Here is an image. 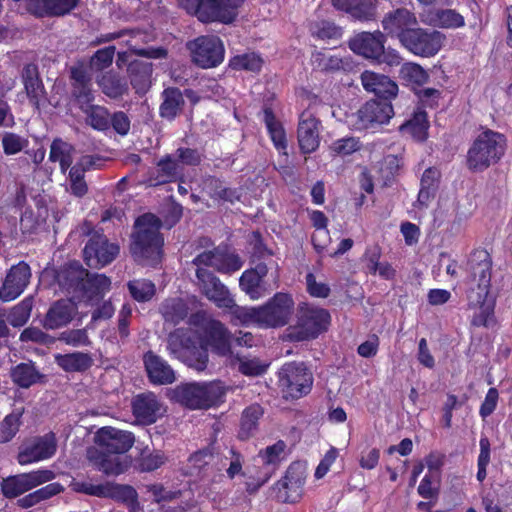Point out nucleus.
Segmentation results:
<instances>
[{
  "label": "nucleus",
  "mask_w": 512,
  "mask_h": 512,
  "mask_svg": "<svg viewBox=\"0 0 512 512\" xmlns=\"http://www.w3.org/2000/svg\"><path fill=\"white\" fill-rule=\"evenodd\" d=\"M425 23L441 29H458L465 26V18L455 9H433L426 15Z\"/></svg>",
  "instance_id": "58836bf2"
},
{
  "label": "nucleus",
  "mask_w": 512,
  "mask_h": 512,
  "mask_svg": "<svg viewBox=\"0 0 512 512\" xmlns=\"http://www.w3.org/2000/svg\"><path fill=\"white\" fill-rule=\"evenodd\" d=\"M225 396V389L219 381L186 383L174 390L175 399L189 409L210 408Z\"/></svg>",
  "instance_id": "6e6552de"
},
{
  "label": "nucleus",
  "mask_w": 512,
  "mask_h": 512,
  "mask_svg": "<svg viewBox=\"0 0 512 512\" xmlns=\"http://www.w3.org/2000/svg\"><path fill=\"white\" fill-rule=\"evenodd\" d=\"M164 451L145 447L134 459V468L141 473L153 472L167 462Z\"/></svg>",
  "instance_id": "a18cd8bd"
},
{
  "label": "nucleus",
  "mask_w": 512,
  "mask_h": 512,
  "mask_svg": "<svg viewBox=\"0 0 512 512\" xmlns=\"http://www.w3.org/2000/svg\"><path fill=\"white\" fill-rule=\"evenodd\" d=\"M23 411V409H15L4 417L0 423V438L2 442H9L15 437L22 423Z\"/></svg>",
  "instance_id": "e2e57ef3"
},
{
  "label": "nucleus",
  "mask_w": 512,
  "mask_h": 512,
  "mask_svg": "<svg viewBox=\"0 0 512 512\" xmlns=\"http://www.w3.org/2000/svg\"><path fill=\"white\" fill-rule=\"evenodd\" d=\"M115 52L116 47L114 45L98 49L90 58V69L95 72H102L109 68L113 63Z\"/></svg>",
  "instance_id": "0e129e2a"
},
{
  "label": "nucleus",
  "mask_w": 512,
  "mask_h": 512,
  "mask_svg": "<svg viewBox=\"0 0 512 512\" xmlns=\"http://www.w3.org/2000/svg\"><path fill=\"white\" fill-rule=\"evenodd\" d=\"M57 451L55 433L50 431L35 439L31 444L19 451L17 461L20 465H28L50 459Z\"/></svg>",
  "instance_id": "5701e85b"
},
{
  "label": "nucleus",
  "mask_w": 512,
  "mask_h": 512,
  "mask_svg": "<svg viewBox=\"0 0 512 512\" xmlns=\"http://www.w3.org/2000/svg\"><path fill=\"white\" fill-rule=\"evenodd\" d=\"M21 78L30 104L39 111L41 101L46 98V91L37 64H25Z\"/></svg>",
  "instance_id": "2f4dec72"
},
{
  "label": "nucleus",
  "mask_w": 512,
  "mask_h": 512,
  "mask_svg": "<svg viewBox=\"0 0 512 512\" xmlns=\"http://www.w3.org/2000/svg\"><path fill=\"white\" fill-rule=\"evenodd\" d=\"M358 114L360 121L367 128L387 123L394 111L391 100L372 99L361 107Z\"/></svg>",
  "instance_id": "7c9ffc66"
},
{
  "label": "nucleus",
  "mask_w": 512,
  "mask_h": 512,
  "mask_svg": "<svg viewBox=\"0 0 512 512\" xmlns=\"http://www.w3.org/2000/svg\"><path fill=\"white\" fill-rule=\"evenodd\" d=\"M382 27L386 36L396 37L400 43L407 37L410 30L418 25L416 15L407 8H396L385 14L382 21Z\"/></svg>",
  "instance_id": "412c9836"
},
{
  "label": "nucleus",
  "mask_w": 512,
  "mask_h": 512,
  "mask_svg": "<svg viewBox=\"0 0 512 512\" xmlns=\"http://www.w3.org/2000/svg\"><path fill=\"white\" fill-rule=\"evenodd\" d=\"M130 84L136 93H145L151 85L153 65L142 60H132L127 67Z\"/></svg>",
  "instance_id": "ea45409f"
},
{
  "label": "nucleus",
  "mask_w": 512,
  "mask_h": 512,
  "mask_svg": "<svg viewBox=\"0 0 512 512\" xmlns=\"http://www.w3.org/2000/svg\"><path fill=\"white\" fill-rule=\"evenodd\" d=\"M81 111L86 115V123L97 131L110 128V113L106 107L91 103Z\"/></svg>",
  "instance_id": "6e6d98bb"
},
{
  "label": "nucleus",
  "mask_w": 512,
  "mask_h": 512,
  "mask_svg": "<svg viewBox=\"0 0 512 512\" xmlns=\"http://www.w3.org/2000/svg\"><path fill=\"white\" fill-rule=\"evenodd\" d=\"M70 488L76 493H82L99 498H109L125 504L137 501L136 490L132 486L125 484H117L113 482L93 484L90 481L74 479L70 483Z\"/></svg>",
  "instance_id": "f8f14e48"
},
{
  "label": "nucleus",
  "mask_w": 512,
  "mask_h": 512,
  "mask_svg": "<svg viewBox=\"0 0 512 512\" xmlns=\"http://www.w3.org/2000/svg\"><path fill=\"white\" fill-rule=\"evenodd\" d=\"M87 458L97 470L107 476H118L127 471L131 464L127 455H118L96 447L87 450Z\"/></svg>",
  "instance_id": "aec40b11"
},
{
  "label": "nucleus",
  "mask_w": 512,
  "mask_h": 512,
  "mask_svg": "<svg viewBox=\"0 0 512 512\" xmlns=\"http://www.w3.org/2000/svg\"><path fill=\"white\" fill-rule=\"evenodd\" d=\"M160 311L167 322L177 325L188 316L189 308L183 299L170 298L162 303Z\"/></svg>",
  "instance_id": "864d4df0"
},
{
  "label": "nucleus",
  "mask_w": 512,
  "mask_h": 512,
  "mask_svg": "<svg viewBox=\"0 0 512 512\" xmlns=\"http://www.w3.org/2000/svg\"><path fill=\"white\" fill-rule=\"evenodd\" d=\"M55 363L65 372H85L93 365L91 354L84 352H72L67 354H56Z\"/></svg>",
  "instance_id": "c03bdc74"
},
{
  "label": "nucleus",
  "mask_w": 512,
  "mask_h": 512,
  "mask_svg": "<svg viewBox=\"0 0 512 512\" xmlns=\"http://www.w3.org/2000/svg\"><path fill=\"white\" fill-rule=\"evenodd\" d=\"M309 30L314 38L320 40L338 39L342 36V30L333 21L320 20L310 23Z\"/></svg>",
  "instance_id": "052dcab7"
},
{
  "label": "nucleus",
  "mask_w": 512,
  "mask_h": 512,
  "mask_svg": "<svg viewBox=\"0 0 512 512\" xmlns=\"http://www.w3.org/2000/svg\"><path fill=\"white\" fill-rule=\"evenodd\" d=\"M64 491V487L59 482L48 483L17 500V505L22 509L31 508L42 501L48 500Z\"/></svg>",
  "instance_id": "49530a36"
},
{
  "label": "nucleus",
  "mask_w": 512,
  "mask_h": 512,
  "mask_svg": "<svg viewBox=\"0 0 512 512\" xmlns=\"http://www.w3.org/2000/svg\"><path fill=\"white\" fill-rule=\"evenodd\" d=\"M507 151V137L498 131L484 128L471 142L465 156L466 168L483 173L501 162Z\"/></svg>",
  "instance_id": "7ed1b4c3"
},
{
  "label": "nucleus",
  "mask_w": 512,
  "mask_h": 512,
  "mask_svg": "<svg viewBox=\"0 0 512 512\" xmlns=\"http://www.w3.org/2000/svg\"><path fill=\"white\" fill-rule=\"evenodd\" d=\"M487 298L485 297L480 303L473 302L468 298L469 307L479 308V312L472 319V325L476 327H489L494 321V302L488 301Z\"/></svg>",
  "instance_id": "680f3d73"
},
{
  "label": "nucleus",
  "mask_w": 512,
  "mask_h": 512,
  "mask_svg": "<svg viewBox=\"0 0 512 512\" xmlns=\"http://www.w3.org/2000/svg\"><path fill=\"white\" fill-rule=\"evenodd\" d=\"M71 95L79 109H84L93 103L95 96L92 91L91 77L83 65L73 66L70 69Z\"/></svg>",
  "instance_id": "c756f323"
},
{
  "label": "nucleus",
  "mask_w": 512,
  "mask_h": 512,
  "mask_svg": "<svg viewBox=\"0 0 512 512\" xmlns=\"http://www.w3.org/2000/svg\"><path fill=\"white\" fill-rule=\"evenodd\" d=\"M96 448L118 455H125L134 445V434L113 427H102L95 436Z\"/></svg>",
  "instance_id": "6ab92c4d"
},
{
  "label": "nucleus",
  "mask_w": 512,
  "mask_h": 512,
  "mask_svg": "<svg viewBox=\"0 0 512 512\" xmlns=\"http://www.w3.org/2000/svg\"><path fill=\"white\" fill-rule=\"evenodd\" d=\"M32 308L33 298H24L21 302L10 309L6 316L7 322L13 327L24 326L30 318Z\"/></svg>",
  "instance_id": "bf43d9fd"
},
{
  "label": "nucleus",
  "mask_w": 512,
  "mask_h": 512,
  "mask_svg": "<svg viewBox=\"0 0 512 512\" xmlns=\"http://www.w3.org/2000/svg\"><path fill=\"white\" fill-rule=\"evenodd\" d=\"M60 289L78 301L99 302L111 288V280L104 274L90 273L80 262L71 261L61 266L55 275Z\"/></svg>",
  "instance_id": "f257e3e1"
},
{
  "label": "nucleus",
  "mask_w": 512,
  "mask_h": 512,
  "mask_svg": "<svg viewBox=\"0 0 512 512\" xmlns=\"http://www.w3.org/2000/svg\"><path fill=\"white\" fill-rule=\"evenodd\" d=\"M207 344L211 351L219 357L232 358V335L228 328L219 320L211 319L205 326Z\"/></svg>",
  "instance_id": "bb28decb"
},
{
  "label": "nucleus",
  "mask_w": 512,
  "mask_h": 512,
  "mask_svg": "<svg viewBox=\"0 0 512 512\" xmlns=\"http://www.w3.org/2000/svg\"><path fill=\"white\" fill-rule=\"evenodd\" d=\"M445 40L446 36L438 30L415 26L401 44L416 56L432 57L441 50Z\"/></svg>",
  "instance_id": "2eb2a0df"
},
{
  "label": "nucleus",
  "mask_w": 512,
  "mask_h": 512,
  "mask_svg": "<svg viewBox=\"0 0 512 512\" xmlns=\"http://www.w3.org/2000/svg\"><path fill=\"white\" fill-rule=\"evenodd\" d=\"M160 217L146 213L139 216L130 236L129 253L135 263L156 267L162 261L164 238Z\"/></svg>",
  "instance_id": "f03ea898"
},
{
  "label": "nucleus",
  "mask_w": 512,
  "mask_h": 512,
  "mask_svg": "<svg viewBox=\"0 0 512 512\" xmlns=\"http://www.w3.org/2000/svg\"><path fill=\"white\" fill-rule=\"evenodd\" d=\"M97 84L102 92L112 99L122 97L128 90L126 80L112 71L103 73L97 79Z\"/></svg>",
  "instance_id": "de8ad7c7"
},
{
  "label": "nucleus",
  "mask_w": 512,
  "mask_h": 512,
  "mask_svg": "<svg viewBox=\"0 0 512 512\" xmlns=\"http://www.w3.org/2000/svg\"><path fill=\"white\" fill-rule=\"evenodd\" d=\"M330 322L328 310L302 303L298 307L296 323L287 328V338L292 342L316 339L328 330Z\"/></svg>",
  "instance_id": "423d86ee"
},
{
  "label": "nucleus",
  "mask_w": 512,
  "mask_h": 512,
  "mask_svg": "<svg viewBox=\"0 0 512 512\" xmlns=\"http://www.w3.org/2000/svg\"><path fill=\"white\" fill-rule=\"evenodd\" d=\"M386 35L377 30L374 32H361L349 40V48L355 53L373 62L383 53Z\"/></svg>",
  "instance_id": "a878e982"
},
{
  "label": "nucleus",
  "mask_w": 512,
  "mask_h": 512,
  "mask_svg": "<svg viewBox=\"0 0 512 512\" xmlns=\"http://www.w3.org/2000/svg\"><path fill=\"white\" fill-rule=\"evenodd\" d=\"M217 454L214 442L193 452L187 459L186 474L199 479L213 477L217 471L215 463Z\"/></svg>",
  "instance_id": "393cba45"
},
{
  "label": "nucleus",
  "mask_w": 512,
  "mask_h": 512,
  "mask_svg": "<svg viewBox=\"0 0 512 512\" xmlns=\"http://www.w3.org/2000/svg\"><path fill=\"white\" fill-rule=\"evenodd\" d=\"M313 382V374L303 362L285 363L278 373V386L285 400H298L308 395Z\"/></svg>",
  "instance_id": "1a4fd4ad"
},
{
  "label": "nucleus",
  "mask_w": 512,
  "mask_h": 512,
  "mask_svg": "<svg viewBox=\"0 0 512 512\" xmlns=\"http://www.w3.org/2000/svg\"><path fill=\"white\" fill-rule=\"evenodd\" d=\"M268 266L264 262H258L254 267L245 270L240 279L239 286L252 300H258L270 291L266 281Z\"/></svg>",
  "instance_id": "b1692460"
},
{
  "label": "nucleus",
  "mask_w": 512,
  "mask_h": 512,
  "mask_svg": "<svg viewBox=\"0 0 512 512\" xmlns=\"http://www.w3.org/2000/svg\"><path fill=\"white\" fill-rule=\"evenodd\" d=\"M143 364L149 382L154 385H168L176 380V374L169 363L152 350L143 355Z\"/></svg>",
  "instance_id": "c85d7f7f"
},
{
  "label": "nucleus",
  "mask_w": 512,
  "mask_h": 512,
  "mask_svg": "<svg viewBox=\"0 0 512 512\" xmlns=\"http://www.w3.org/2000/svg\"><path fill=\"white\" fill-rule=\"evenodd\" d=\"M132 413L142 424L151 425L157 421L160 403L153 392L141 393L132 399Z\"/></svg>",
  "instance_id": "473e14b6"
},
{
  "label": "nucleus",
  "mask_w": 512,
  "mask_h": 512,
  "mask_svg": "<svg viewBox=\"0 0 512 512\" xmlns=\"http://www.w3.org/2000/svg\"><path fill=\"white\" fill-rule=\"evenodd\" d=\"M264 61L262 57L255 52L238 54L229 59V67L234 71H247L259 73Z\"/></svg>",
  "instance_id": "5fc2aeb1"
},
{
  "label": "nucleus",
  "mask_w": 512,
  "mask_h": 512,
  "mask_svg": "<svg viewBox=\"0 0 512 512\" xmlns=\"http://www.w3.org/2000/svg\"><path fill=\"white\" fill-rule=\"evenodd\" d=\"M400 79L408 86H411L414 91L421 88L429 80V74L419 64L407 62L402 64L399 70Z\"/></svg>",
  "instance_id": "8fccbe9b"
},
{
  "label": "nucleus",
  "mask_w": 512,
  "mask_h": 512,
  "mask_svg": "<svg viewBox=\"0 0 512 512\" xmlns=\"http://www.w3.org/2000/svg\"><path fill=\"white\" fill-rule=\"evenodd\" d=\"M131 297L137 302H147L156 293L155 284L149 279H134L127 283Z\"/></svg>",
  "instance_id": "13d9d810"
},
{
  "label": "nucleus",
  "mask_w": 512,
  "mask_h": 512,
  "mask_svg": "<svg viewBox=\"0 0 512 512\" xmlns=\"http://www.w3.org/2000/svg\"><path fill=\"white\" fill-rule=\"evenodd\" d=\"M263 414L262 406L257 403L247 406L242 411L237 434L239 440L246 441L256 435Z\"/></svg>",
  "instance_id": "a19ab883"
},
{
  "label": "nucleus",
  "mask_w": 512,
  "mask_h": 512,
  "mask_svg": "<svg viewBox=\"0 0 512 512\" xmlns=\"http://www.w3.org/2000/svg\"><path fill=\"white\" fill-rule=\"evenodd\" d=\"M307 473L305 466L299 462H292L284 476L272 487L275 499L280 503L294 504L303 496Z\"/></svg>",
  "instance_id": "9b49d317"
},
{
  "label": "nucleus",
  "mask_w": 512,
  "mask_h": 512,
  "mask_svg": "<svg viewBox=\"0 0 512 512\" xmlns=\"http://www.w3.org/2000/svg\"><path fill=\"white\" fill-rule=\"evenodd\" d=\"M2 148L6 155H15L20 153L27 145L28 140L17 133L5 132L2 136Z\"/></svg>",
  "instance_id": "774afa93"
},
{
  "label": "nucleus",
  "mask_w": 512,
  "mask_h": 512,
  "mask_svg": "<svg viewBox=\"0 0 512 512\" xmlns=\"http://www.w3.org/2000/svg\"><path fill=\"white\" fill-rule=\"evenodd\" d=\"M493 261L484 248H475L468 256L465 271L466 282L470 285L467 298L480 303L488 297L491 288Z\"/></svg>",
  "instance_id": "39448f33"
},
{
  "label": "nucleus",
  "mask_w": 512,
  "mask_h": 512,
  "mask_svg": "<svg viewBox=\"0 0 512 512\" xmlns=\"http://www.w3.org/2000/svg\"><path fill=\"white\" fill-rule=\"evenodd\" d=\"M119 254V246L111 243L99 232H94L87 241L83 255L86 264L91 268H101L110 264Z\"/></svg>",
  "instance_id": "dca6fc26"
},
{
  "label": "nucleus",
  "mask_w": 512,
  "mask_h": 512,
  "mask_svg": "<svg viewBox=\"0 0 512 512\" xmlns=\"http://www.w3.org/2000/svg\"><path fill=\"white\" fill-rule=\"evenodd\" d=\"M360 80L364 90L373 93L377 99L392 100L397 97L398 85L387 75L365 70Z\"/></svg>",
  "instance_id": "cd10ccee"
},
{
  "label": "nucleus",
  "mask_w": 512,
  "mask_h": 512,
  "mask_svg": "<svg viewBox=\"0 0 512 512\" xmlns=\"http://www.w3.org/2000/svg\"><path fill=\"white\" fill-rule=\"evenodd\" d=\"M95 165L94 157L91 155L82 156L80 162L69 170L70 193L82 198L88 192V185L85 181V171Z\"/></svg>",
  "instance_id": "e433bc0d"
},
{
  "label": "nucleus",
  "mask_w": 512,
  "mask_h": 512,
  "mask_svg": "<svg viewBox=\"0 0 512 512\" xmlns=\"http://www.w3.org/2000/svg\"><path fill=\"white\" fill-rule=\"evenodd\" d=\"M428 115L423 107H416L411 117L406 120L400 130L412 136L413 139L423 142L428 137L429 129Z\"/></svg>",
  "instance_id": "37998d69"
},
{
  "label": "nucleus",
  "mask_w": 512,
  "mask_h": 512,
  "mask_svg": "<svg viewBox=\"0 0 512 512\" xmlns=\"http://www.w3.org/2000/svg\"><path fill=\"white\" fill-rule=\"evenodd\" d=\"M191 61L202 69L216 68L223 63L225 47L216 35H201L186 44Z\"/></svg>",
  "instance_id": "9d476101"
},
{
  "label": "nucleus",
  "mask_w": 512,
  "mask_h": 512,
  "mask_svg": "<svg viewBox=\"0 0 512 512\" xmlns=\"http://www.w3.org/2000/svg\"><path fill=\"white\" fill-rule=\"evenodd\" d=\"M440 171L436 167L427 168L421 177L418 201L427 202L431 196H434L440 182Z\"/></svg>",
  "instance_id": "4d7b16f0"
},
{
  "label": "nucleus",
  "mask_w": 512,
  "mask_h": 512,
  "mask_svg": "<svg viewBox=\"0 0 512 512\" xmlns=\"http://www.w3.org/2000/svg\"><path fill=\"white\" fill-rule=\"evenodd\" d=\"M74 151L72 144L61 138H55L50 145L49 160L59 162L61 171L65 173L72 167Z\"/></svg>",
  "instance_id": "09e8293b"
},
{
  "label": "nucleus",
  "mask_w": 512,
  "mask_h": 512,
  "mask_svg": "<svg viewBox=\"0 0 512 512\" xmlns=\"http://www.w3.org/2000/svg\"><path fill=\"white\" fill-rule=\"evenodd\" d=\"M321 121L309 111H303L299 117L297 140L302 154L315 152L320 146Z\"/></svg>",
  "instance_id": "a211bd4d"
},
{
  "label": "nucleus",
  "mask_w": 512,
  "mask_h": 512,
  "mask_svg": "<svg viewBox=\"0 0 512 512\" xmlns=\"http://www.w3.org/2000/svg\"><path fill=\"white\" fill-rule=\"evenodd\" d=\"M242 266L237 254L221 252L217 249L215 268L221 273H232Z\"/></svg>",
  "instance_id": "338daca9"
},
{
  "label": "nucleus",
  "mask_w": 512,
  "mask_h": 512,
  "mask_svg": "<svg viewBox=\"0 0 512 512\" xmlns=\"http://www.w3.org/2000/svg\"><path fill=\"white\" fill-rule=\"evenodd\" d=\"M183 169L178 160L171 154H166L157 163L156 175L151 178L153 185L172 183L182 178Z\"/></svg>",
  "instance_id": "79ce46f5"
},
{
  "label": "nucleus",
  "mask_w": 512,
  "mask_h": 512,
  "mask_svg": "<svg viewBox=\"0 0 512 512\" xmlns=\"http://www.w3.org/2000/svg\"><path fill=\"white\" fill-rule=\"evenodd\" d=\"M77 311V305L71 299L55 301L48 309L43 325L46 329H58L69 324Z\"/></svg>",
  "instance_id": "72a5a7b5"
},
{
  "label": "nucleus",
  "mask_w": 512,
  "mask_h": 512,
  "mask_svg": "<svg viewBox=\"0 0 512 512\" xmlns=\"http://www.w3.org/2000/svg\"><path fill=\"white\" fill-rule=\"evenodd\" d=\"M263 122L265 123L267 133L280 155L288 157V142L283 124L276 118V115L270 106L263 108Z\"/></svg>",
  "instance_id": "f704fd0d"
},
{
  "label": "nucleus",
  "mask_w": 512,
  "mask_h": 512,
  "mask_svg": "<svg viewBox=\"0 0 512 512\" xmlns=\"http://www.w3.org/2000/svg\"><path fill=\"white\" fill-rule=\"evenodd\" d=\"M294 300L291 294L277 292L265 304L259 306L261 328H280L288 324L293 311Z\"/></svg>",
  "instance_id": "4468645a"
},
{
  "label": "nucleus",
  "mask_w": 512,
  "mask_h": 512,
  "mask_svg": "<svg viewBox=\"0 0 512 512\" xmlns=\"http://www.w3.org/2000/svg\"><path fill=\"white\" fill-rule=\"evenodd\" d=\"M159 116L167 121H173L182 112L185 100L178 87L170 86L161 92Z\"/></svg>",
  "instance_id": "c9c22d12"
},
{
  "label": "nucleus",
  "mask_w": 512,
  "mask_h": 512,
  "mask_svg": "<svg viewBox=\"0 0 512 512\" xmlns=\"http://www.w3.org/2000/svg\"><path fill=\"white\" fill-rule=\"evenodd\" d=\"M30 278L31 269L28 263L20 261L13 265L0 287V299L9 302L19 297L29 284Z\"/></svg>",
  "instance_id": "4be33fe9"
},
{
  "label": "nucleus",
  "mask_w": 512,
  "mask_h": 512,
  "mask_svg": "<svg viewBox=\"0 0 512 512\" xmlns=\"http://www.w3.org/2000/svg\"><path fill=\"white\" fill-rule=\"evenodd\" d=\"M196 277L202 294L218 308L232 309L236 306L228 288L206 268H197Z\"/></svg>",
  "instance_id": "f3484780"
},
{
  "label": "nucleus",
  "mask_w": 512,
  "mask_h": 512,
  "mask_svg": "<svg viewBox=\"0 0 512 512\" xmlns=\"http://www.w3.org/2000/svg\"><path fill=\"white\" fill-rule=\"evenodd\" d=\"M376 0H332L333 6L358 20H372L376 14Z\"/></svg>",
  "instance_id": "4c0bfd02"
},
{
  "label": "nucleus",
  "mask_w": 512,
  "mask_h": 512,
  "mask_svg": "<svg viewBox=\"0 0 512 512\" xmlns=\"http://www.w3.org/2000/svg\"><path fill=\"white\" fill-rule=\"evenodd\" d=\"M313 64L316 69L327 74L345 71L349 67L347 59L323 51L316 52L313 55Z\"/></svg>",
  "instance_id": "603ef678"
},
{
  "label": "nucleus",
  "mask_w": 512,
  "mask_h": 512,
  "mask_svg": "<svg viewBox=\"0 0 512 512\" xmlns=\"http://www.w3.org/2000/svg\"><path fill=\"white\" fill-rule=\"evenodd\" d=\"M245 0H179L188 14L202 23L231 24Z\"/></svg>",
  "instance_id": "0eeeda50"
},
{
  "label": "nucleus",
  "mask_w": 512,
  "mask_h": 512,
  "mask_svg": "<svg viewBox=\"0 0 512 512\" xmlns=\"http://www.w3.org/2000/svg\"><path fill=\"white\" fill-rule=\"evenodd\" d=\"M167 350L188 367L202 372L209 363L208 348L199 343L198 337L190 330L177 329L167 340Z\"/></svg>",
  "instance_id": "20e7f679"
},
{
  "label": "nucleus",
  "mask_w": 512,
  "mask_h": 512,
  "mask_svg": "<svg viewBox=\"0 0 512 512\" xmlns=\"http://www.w3.org/2000/svg\"><path fill=\"white\" fill-rule=\"evenodd\" d=\"M286 449V443L283 440H278L273 445L267 446L265 449L260 450L259 457L262 462L267 465L273 466L275 469L284 459L283 454Z\"/></svg>",
  "instance_id": "69168bd1"
},
{
  "label": "nucleus",
  "mask_w": 512,
  "mask_h": 512,
  "mask_svg": "<svg viewBox=\"0 0 512 512\" xmlns=\"http://www.w3.org/2000/svg\"><path fill=\"white\" fill-rule=\"evenodd\" d=\"M43 375L32 362L19 363L11 369L13 382L21 388H29L39 382Z\"/></svg>",
  "instance_id": "3c124183"
},
{
  "label": "nucleus",
  "mask_w": 512,
  "mask_h": 512,
  "mask_svg": "<svg viewBox=\"0 0 512 512\" xmlns=\"http://www.w3.org/2000/svg\"><path fill=\"white\" fill-rule=\"evenodd\" d=\"M54 471L47 468H39L26 473L8 476L1 483V491L8 499L17 498L24 493L52 481L55 478Z\"/></svg>",
  "instance_id": "ddd939ff"
}]
</instances>
